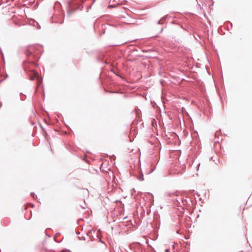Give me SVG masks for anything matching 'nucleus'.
<instances>
[{"label": "nucleus", "instance_id": "nucleus-2", "mask_svg": "<svg viewBox=\"0 0 252 252\" xmlns=\"http://www.w3.org/2000/svg\"><path fill=\"white\" fill-rule=\"evenodd\" d=\"M29 71L31 72V74L30 75V79L31 80H33L35 78H37V79L38 80V81H39V78L38 73L37 71H36L33 69H31V70H29Z\"/></svg>", "mask_w": 252, "mask_h": 252}, {"label": "nucleus", "instance_id": "nucleus-1", "mask_svg": "<svg viewBox=\"0 0 252 252\" xmlns=\"http://www.w3.org/2000/svg\"><path fill=\"white\" fill-rule=\"evenodd\" d=\"M55 12L52 17V21L54 23L62 24L63 23L64 13L61 9V4L56 1L54 5Z\"/></svg>", "mask_w": 252, "mask_h": 252}, {"label": "nucleus", "instance_id": "nucleus-9", "mask_svg": "<svg viewBox=\"0 0 252 252\" xmlns=\"http://www.w3.org/2000/svg\"><path fill=\"white\" fill-rule=\"evenodd\" d=\"M165 252H170L169 249H165Z\"/></svg>", "mask_w": 252, "mask_h": 252}, {"label": "nucleus", "instance_id": "nucleus-11", "mask_svg": "<svg viewBox=\"0 0 252 252\" xmlns=\"http://www.w3.org/2000/svg\"><path fill=\"white\" fill-rule=\"evenodd\" d=\"M69 11H68L67 14H69Z\"/></svg>", "mask_w": 252, "mask_h": 252}, {"label": "nucleus", "instance_id": "nucleus-4", "mask_svg": "<svg viewBox=\"0 0 252 252\" xmlns=\"http://www.w3.org/2000/svg\"><path fill=\"white\" fill-rule=\"evenodd\" d=\"M166 18V16H164L163 17H162L158 22V24H163V21L165 20Z\"/></svg>", "mask_w": 252, "mask_h": 252}, {"label": "nucleus", "instance_id": "nucleus-3", "mask_svg": "<svg viewBox=\"0 0 252 252\" xmlns=\"http://www.w3.org/2000/svg\"><path fill=\"white\" fill-rule=\"evenodd\" d=\"M34 49V46H30L27 50H26V55L27 57H29L31 55H32V51Z\"/></svg>", "mask_w": 252, "mask_h": 252}, {"label": "nucleus", "instance_id": "nucleus-7", "mask_svg": "<svg viewBox=\"0 0 252 252\" xmlns=\"http://www.w3.org/2000/svg\"><path fill=\"white\" fill-rule=\"evenodd\" d=\"M31 195L32 196V197H33V198H34V196H35V194H34V193L33 192H31Z\"/></svg>", "mask_w": 252, "mask_h": 252}, {"label": "nucleus", "instance_id": "nucleus-5", "mask_svg": "<svg viewBox=\"0 0 252 252\" xmlns=\"http://www.w3.org/2000/svg\"><path fill=\"white\" fill-rule=\"evenodd\" d=\"M24 69L26 72H27V73L28 72V71H29L28 67L27 66V63H26V62L24 63Z\"/></svg>", "mask_w": 252, "mask_h": 252}, {"label": "nucleus", "instance_id": "nucleus-6", "mask_svg": "<svg viewBox=\"0 0 252 252\" xmlns=\"http://www.w3.org/2000/svg\"><path fill=\"white\" fill-rule=\"evenodd\" d=\"M138 179L139 181H144L143 175L142 174L139 177H138Z\"/></svg>", "mask_w": 252, "mask_h": 252}, {"label": "nucleus", "instance_id": "nucleus-8", "mask_svg": "<svg viewBox=\"0 0 252 252\" xmlns=\"http://www.w3.org/2000/svg\"><path fill=\"white\" fill-rule=\"evenodd\" d=\"M115 252H121V251H120V249H118V250H116L115 251Z\"/></svg>", "mask_w": 252, "mask_h": 252}, {"label": "nucleus", "instance_id": "nucleus-10", "mask_svg": "<svg viewBox=\"0 0 252 252\" xmlns=\"http://www.w3.org/2000/svg\"><path fill=\"white\" fill-rule=\"evenodd\" d=\"M1 106H2V103L1 102H0V108H1Z\"/></svg>", "mask_w": 252, "mask_h": 252}]
</instances>
